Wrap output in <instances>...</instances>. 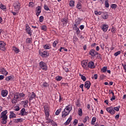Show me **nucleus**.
<instances>
[{
    "mask_svg": "<svg viewBox=\"0 0 126 126\" xmlns=\"http://www.w3.org/2000/svg\"><path fill=\"white\" fill-rule=\"evenodd\" d=\"M7 110H5L2 112L0 115V120L1 124L5 125L7 123Z\"/></svg>",
    "mask_w": 126,
    "mask_h": 126,
    "instance_id": "nucleus-1",
    "label": "nucleus"
},
{
    "mask_svg": "<svg viewBox=\"0 0 126 126\" xmlns=\"http://www.w3.org/2000/svg\"><path fill=\"white\" fill-rule=\"evenodd\" d=\"M44 110L45 112V115L46 117H49L50 116V105L48 103H44Z\"/></svg>",
    "mask_w": 126,
    "mask_h": 126,
    "instance_id": "nucleus-2",
    "label": "nucleus"
},
{
    "mask_svg": "<svg viewBox=\"0 0 126 126\" xmlns=\"http://www.w3.org/2000/svg\"><path fill=\"white\" fill-rule=\"evenodd\" d=\"M39 67L42 70H44L45 71L48 70V66H47V64L43 61L39 63Z\"/></svg>",
    "mask_w": 126,
    "mask_h": 126,
    "instance_id": "nucleus-3",
    "label": "nucleus"
},
{
    "mask_svg": "<svg viewBox=\"0 0 126 126\" xmlns=\"http://www.w3.org/2000/svg\"><path fill=\"white\" fill-rule=\"evenodd\" d=\"M106 110L108 113L110 114V115H115V114H116V111L114 110V107L113 106L106 108Z\"/></svg>",
    "mask_w": 126,
    "mask_h": 126,
    "instance_id": "nucleus-4",
    "label": "nucleus"
},
{
    "mask_svg": "<svg viewBox=\"0 0 126 126\" xmlns=\"http://www.w3.org/2000/svg\"><path fill=\"white\" fill-rule=\"evenodd\" d=\"M5 46L6 44L3 41H0V50L4 52L5 51Z\"/></svg>",
    "mask_w": 126,
    "mask_h": 126,
    "instance_id": "nucleus-5",
    "label": "nucleus"
},
{
    "mask_svg": "<svg viewBox=\"0 0 126 126\" xmlns=\"http://www.w3.org/2000/svg\"><path fill=\"white\" fill-rule=\"evenodd\" d=\"M89 54L92 56V58H94V57L98 55V52H96L94 49H91L89 52Z\"/></svg>",
    "mask_w": 126,
    "mask_h": 126,
    "instance_id": "nucleus-6",
    "label": "nucleus"
},
{
    "mask_svg": "<svg viewBox=\"0 0 126 126\" xmlns=\"http://www.w3.org/2000/svg\"><path fill=\"white\" fill-rule=\"evenodd\" d=\"M0 73L1 74H3V75H5V76H7L8 75V72L4 69V68H2L0 69Z\"/></svg>",
    "mask_w": 126,
    "mask_h": 126,
    "instance_id": "nucleus-7",
    "label": "nucleus"
},
{
    "mask_svg": "<svg viewBox=\"0 0 126 126\" xmlns=\"http://www.w3.org/2000/svg\"><path fill=\"white\" fill-rule=\"evenodd\" d=\"M20 6L21 5L19 2H16L13 4V6L16 10H19L20 9Z\"/></svg>",
    "mask_w": 126,
    "mask_h": 126,
    "instance_id": "nucleus-8",
    "label": "nucleus"
},
{
    "mask_svg": "<svg viewBox=\"0 0 126 126\" xmlns=\"http://www.w3.org/2000/svg\"><path fill=\"white\" fill-rule=\"evenodd\" d=\"M81 64L83 68H85V69H87V65H88V63L86 60H83L82 61Z\"/></svg>",
    "mask_w": 126,
    "mask_h": 126,
    "instance_id": "nucleus-9",
    "label": "nucleus"
},
{
    "mask_svg": "<svg viewBox=\"0 0 126 126\" xmlns=\"http://www.w3.org/2000/svg\"><path fill=\"white\" fill-rule=\"evenodd\" d=\"M39 55H40L42 58H47V57L49 56V54H48V52L47 51H44L43 52L39 51Z\"/></svg>",
    "mask_w": 126,
    "mask_h": 126,
    "instance_id": "nucleus-10",
    "label": "nucleus"
},
{
    "mask_svg": "<svg viewBox=\"0 0 126 126\" xmlns=\"http://www.w3.org/2000/svg\"><path fill=\"white\" fill-rule=\"evenodd\" d=\"M8 94V91L6 90H2L1 91V95L2 97H6Z\"/></svg>",
    "mask_w": 126,
    "mask_h": 126,
    "instance_id": "nucleus-11",
    "label": "nucleus"
},
{
    "mask_svg": "<svg viewBox=\"0 0 126 126\" xmlns=\"http://www.w3.org/2000/svg\"><path fill=\"white\" fill-rule=\"evenodd\" d=\"M71 121H72V117L70 116L67 120L64 123V126H68V125H69L71 122Z\"/></svg>",
    "mask_w": 126,
    "mask_h": 126,
    "instance_id": "nucleus-12",
    "label": "nucleus"
},
{
    "mask_svg": "<svg viewBox=\"0 0 126 126\" xmlns=\"http://www.w3.org/2000/svg\"><path fill=\"white\" fill-rule=\"evenodd\" d=\"M64 110H66L69 113H70V111L72 110V106L71 105H68L65 107Z\"/></svg>",
    "mask_w": 126,
    "mask_h": 126,
    "instance_id": "nucleus-13",
    "label": "nucleus"
},
{
    "mask_svg": "<svg viewBox=\"0 0 126 126\" xmlns=\"http://www.w3.org/2000/svg\"><path fill=\"white\" fill-rule=\"evenodd\" d=\"M20 114L21 116H27V115H28V113H27L26 111L25 110V108H22L21 110Z\"/></svg>",
    "mask_w": 126,
    "mask_h": 126,
    "instance_id": "nucleus-14",
    "label": "nucleus"
},
{
    "mask_svg": "<svg viewBox=\"0 0 126 126\" xmlns=\"http://www.w3.org/2000/svg\"><path fill=\"white\" fill-rule=\"evenodd\" d=\"M88 66L90 68H95V65L94 64V62H90L88 64Z\"/></svg>",
    "mask_w": 126,
    "mask_h": 126,
    "instance_id": "nucleus-15",
    "label": "nucleus"
},
{
    "mask_svg": "<svg viewBox=\"0 0 126 126\" xmlns=\"http://www.w3.org/2000/svg\"><path fill=\"white\" fill-rule=\"evenodd\" d=\"M90 86H91V83L88 81L85 82L84 87L85 88H87L88 90L89 88H90Z\"/></svg>",
    "mask_w": 126,
    "mask_h": 126,
    "instance_id": "nucleus-16",
    "label": "nucleus"
},
{
    "mask_svg": "<svg viewBox=\"0 0 126 126\" xmlns=\"http://www.w3.org/2000/svg\"><path fill=\"white\" fill-rule=\"evenodd\" d=\"M68 115H69V112L64 109L63 111L62 112V118H65V117L68 116Z\"/></svg>",
    "mask_w": 126,
    "mask_h": 126,
    "instance_id": "nucleus-17",
    "label": "nucleus"
},
{
    "mask_svg": "<svg viewBox=\"0 0 126 126\" xmlns=\"http://www.w3.org/2000/svg\"><path fill=\"white\" fill-rule=\"evenodd\" d=\"M13 79H14V76L11 75V76L6 77V78L5 79V80H6V81H11L13 80Z\"/></svg>",
    "mask_w": 126,
    "mask_h": 126,
    "instance_id": "nucleus-18",
    "label": "nucleus"
},
{
    "mask_svg": "<svg viewBox=\"0 0 126 126\" xmlns=\"http://www.w3.org/2000/svg\"><path fill=\"white\" fill-rule=\"evenodd\" d=\"M61 21L63 24V26H66V24L68 22L66 18L62 19Z\"/></svg>",
    "mask_w": 126,
    "mask_h": 126,
    "instance_id": "nucleus-19",
    "label": "nucleus"
},
{
    "mask_svg": "<svg viewBox=\"0 0 126 126\" xmlns=\"http://www.w3.org/2000/svg\"><path fill=\"white\" fill-rule=\"evenodd\" d=\"M36 15L37 16H39L40 15V13H41V6H38L36 8Z\"/></svg>",
    "mask_w": 126,
    "mask_h": 126,
    "instance_id": "nucleus-20",
    "label": "nucleus"
},
{
    "mask_svg": "<svg viewBox=\"0 0 126 126\" xmlns=\"http://www.w3.org/2000/svg\"><path fill=\"white\" fill-rule=\"evenodd\" d=\"M9 118H10V119H12L13 118H16V115L13 111H11L10 112Z\"/></svg>",
    "mask_w": 126,
    "mask_h": 126,
    "instance_id": "nucleus-21",
    "label": "nucleus"
},
{
    "mask_svg": "<svg viewBox=\"0 0 126 126\" xmlns=\"http://www.w3.org/2000/svg\"><path fill=\"white\" fill-rule=\"evenodd\" d=\"M35 97H36V94L34 93V92H32V94L31 95V96L29 98V101H31L32 100H33V99H34Z\"/></svg>",
    "mask_w": 126,
    "mask_h": 126,
    "instance_id": "nucleus-22",
    "label": "nucleus"
},
{
    "mask_svg": "<svg viewBox=\"0 0 126 126\" xmlns=\"http://www.w3.org/2000/svg\"><path fill=\"white\" fill-rule=\"evenodd\" d=\"M22 122H23V119L22 118L16 119L14 120V123L15 124H18V123H22Z\"/></svg>",
    "mask_w": 126,
    "mask_h": 126,
    "instance_id": "nucleus-23",
    "label": "nucleus"
},
{
    "mask_svg": "<svg viewBox=\"0 0 126 126\" xmlns=\"http://www.w3.org/2000/svg\"><path fill=\"white\" fill-rule=\"evenodd\" d=\"M28 100H24L21 102L22 104H24V108L28 106Z\"/></svg>",
    "mask_w": 126,
    "mask_h": 126,
    "instance_id": "nucleus-24",
    "label": "nucleus"
},
{
    "mask_svg": "<svg viewBox=\"0 0 126 126\" xmlns=\"http://www.w3.org/2000/svg\"><path fill=\"white\" fill-rule=\"evenodd\" d=\"M12 50L14 51V52H15V53H16V54H18V53H19V52H20V50H19V49H18V48H17L15 46H13L12 47Z\"/></svg>",
    "mask_w": 126,
    "mask_h": 126,
    "instance_id": "nucleus-25",
    "label": "nucleus"
},
{
    "mask_svg": "<svg viewBox=\"0 0 126 126\" xmlns=\"http://www.w3.org/2000/svg\"><path fill=\"white\" fill-rule=\"evenodd\" d=\"M97 119L95 117H94L92 119V121H91V125L92 126H94L95 125V123H96V120Z\"/></svg>",
    "mask_w": 126,
    "mask_h": 126,
    "instance_id": "nucleus-26",
    "label": "nucleus"
},
{
    "mask_svg": "<svg viewBox=\"0 0 126 126\" xmlns=\"http://www.w3.org/2000/svg\"><path fill=\"white\" fill-rule=\"evenodd\" d=\"M14 97L16 100H21V99H20V95L19 94V93H16L15 94V95H14Z\"/></svg>",
    "mask_w": 126,
    "mask_h": 126,
    "instance_id": "nucleus-27",
    "label": "nucleus"
},
{
    "mask_svg": "<svg viewBox=\"0 0 126 126\" xmlns=\"http://www.w3.org/2000/svg\"><path fill=\"white\" fill-rule=\"evenodd\" d=\"M107 68H108L107 66H103L102 68H101L100 70L101 72H102V73H105V72L107 71Z\"/></svg>",
    "mask_w": 126,
    "mask_h": 126,
    "instance_id": "nucleus-28",
    "label": "nucleus"
},
{
    "mask_svg": "<svg viewBox=\"0 0 126 126\" xmlns=\"http://www.w3.org/2000/svg\"><path fill=\"white\" fill-rule=\"evenodd\" d=\"M101 16L103 19H108V13H103Z\"/></svg>",
    "mask_w": 126,
    "mask_h": 126,
    "instance_id": "nucleus-29",
    "label": "nucleus"
},
{
    "mask_svg": "<svg viewBox=\"0 0 126 126\" xmlns=\"http://www.w3.org/2000/svg\"><path fill=\"white\" fill-rule=\"evenodd\" d=\"M108 27H109L108 25H104L102 28L103 31H104V32H106V31L108 30Z\"/></svg>",
    "mask_w": 126,
    "mask_h": 126,
    "instance_id": "nucleus-30",
    "label": "nucleus"
},
{
    "mask_svg": "<svg viewBox=\"0 0 126 126\" xmlns=\"http://www.w3.org/2000/svg\"><path fill=\"white\" fill-rule=\"evenodd\" d=\"M73 29V30L76 31V32H79V29L77 27V26H76V25H74Z\"/></svg>",
    "mask_w": 126,
    "mask_h": 126,
    "instance_id": "nucleus-31",
    "label": "nucleus"
},
{
    "mask_svg": "<svg viewBox=\"0 0 126 126\" xmlns=\"http://www.w3.org/2000/svg\"><path fill=\"white\" fill-rule=\"evenodd\" d=\"M43 48L45 50H49L51 48V46L49 44H45Z\"/></svg>",
    "mask_w": 126,
    "mask_h": 126,
    "instance_id": "nucleus-32",
    "label": "nucleus"
},
{
    "mask_svg": "<svg viewBox=\"0 0 126 126\" xmlns=\"http://www.w3.org/2000/svg\"><path fill=\"white\" fill-rule=\"evenodd\" d=\"M120 109H121L120 106L113 107V110L116 112H119V111H120Z\"/></svg>",
    "mask_w": 126,
    "mask_h": 126,
    "instance_id": "nucleus-33",
    "label": "nucleus"
},
{
    "mask_svg": "<svg viewBox=\"0 0 126 126\" xmlns=\"http://www.w3.org/2000/svg\"><path fill=\"white\" fill-rule=\"evenodd\" d=\"M45 117H46V124H50V123H52V120L49 118V116L47 117V116H45Z\"/></svg>",
    "mask_w": 126,
    "mask_h": 126,
    "instance_id": "nucleus-34",
    "label": "nucleus"
},
{
    "mask_svg": "<svg viewBox=\"0 0 126 126\" xmlns=\"http://www.w3.org/2000/svg\"><path fill=\"white\" fill-rule=\"evenodd\" d=\"M55 79L57 81H61V80L63 79V77L61 76H57L56 77Z\"/></svg>",
    "mask_w": 126,
    "mask_h": 126,
    "instance_id": "nucleus-35",
    "label": "nucleus"
},
{
    "mask_svg": "<svg viewBox=\"0 0 126 126\" xmlns=\"http://www.w3.org/2000/svg\"><path fill=\"white\" fill-rule=\"evenodd\" d=\"M79 76L81 77V79L83 81H86V77L81 74H79Z\"/></svg>",
    "mask_w": 126,
    "mask_h": 126,
    "instance_id": "nucleus-36",
    "label": "nucleus"
},
{
    "mask_svg": "<svg viewBox=\"0 0 126 126\" xmlns=\"http://www.w3.org/2000/svg\"><path fill=\"white\" fill-rule=\"evenodd\" d=\"M81 20H80V19L78 18V19H77L76 20H75V23H76V26L77 25H79V24H80V22H81Z\"/></svg>",
    "mask_w": 126,
    "mask_h": 126,
    "instance_id": "nucleus-37",
    "label": "nucleus"
},
{
    "mask_svg": "<svg viewBox=\"0 0 126 126\" xmlns=\"http://www.w3.org/2000/svg\"><path fill=\"white\" fill-rule=\"evenodd\" d=\"M78 114L79 116L81 117L82 116V109L81 108H79L78 110Z\"/></svg>",
    "mask_w": 126,
    "mask_h": 126,
    "instance_id": "nucleus-38",
    "label": "nucleus"
},
{
    "mask_svg": "<svg viewBox=\"0 0 126 126\" xmlns=\"http://www.w3.org/2000/svg\"><path fill=\"white\" fill-rule=\"evenodd\" d=\"M61 112H62V109H58L55 112V115L56 116H59L60 114H61Z\"/></svg>",
    "mask_w": 126,
    "mask_h": 126,
    "instance_id": "nucleus-39",
    "label": "nucleus"
},
{
    "mask_svg": "<svg viewBox=\"0 0 126 126\" xmlns=\"http://www.w3.org/2000/svg\"><path fill=\"white\" fill-rule=\"evenodd\" d=\"M94 14L95 15H101V14H103V12H101V11L98 12L97 11H95Z\"/></svg>",
    "mask_w": 126,
    "mask_h": 126,
    "instance_id": "nucleus-40",
    "label": "nucleus"
},
{
    "mask_svg": "<svg viewBox=\"0 0 126 126\" xmlns=\"http://www.w3.org/2000/svg\"><path fill=\"white\" fill-rule=\"evenodd\" d=\"M19 95L21 100H22V99H23V98L25 97V94H24V93H19Z\"/></svg>",
    "mask_w": 126,
    "mask_h": 126,
    "instance_id": "nucleus-41",
    "label": "nucleus"
},
{
    "mask_svg": "<svg viewBox=\"0 0 126 126\" xmlns=\"http://www.w3.org/2000/svg\"><path fill=\"white\" fill-rule=\"evenodd\" d=\"M26 43H28V44H30V43H32V38H28L26 39Z\"/></svg>",
    "mask_w": 126,
    "mask_h": 126,
    "instance_id": "nucleus-42",
    "label": "nucleus"
},
{
    "mask_svg": "<svg viewBox=\"0 0 126 126\" xmlns=\"http://www.w3.org/2000/svg\"><path fill=\"white\" fill-rule=\"evenodd\" d=\"M0 8H1V9H6V6L3 4H0Z\"/></svg>",
    "mask_w": 126,
    "mask_h": 126,
    "instance_id": "nucleus-43",
    "label": "nucleus"
},
{
    "mask_svg": "<svg viewBox=\"0 0 126 126\" xmlns=\"http://www.w3.org/2000/svg\"><path fill=\"white\" fill-rule=\"evenodd\" d=\"M69 4L70 6H74V1L73 0L70 1Z\"/></svg>",
    "mask_w": 126,
    "mask_h": 126,
    "instance_id": "nucleus-44",
    "label": "nucleus"
},
{
    "mask_svg": "<svg viewBox=\"0 0 126 126\" xmlns=\"http://www.w3.org/2000/svg\"><path fill=\"white\" fill-rule=\"evenodd\" d=\"M26 28L27 32H30L31 31V30L30 29V28L28 26V25H26Z\"/></svg>",
    "mask_w": 126,
    "mask_h": 126,
    "instance_id": "nucleus-45",
    "label": "nucleus"
},
{
    "mask_svg": "<svg viewBox=\"0 0 126 126\" xmlns=\"http://www.w3.org/2000/svg\"><path fill=\"white\" fill-rule=\"evenodd\" d=\"M41 30H43V31H47V26H41Z\"/></svg>",
    "mask_w": 126,
    "mask_h": 126,
    "instance_id": "nucleus-46",
    "label": "nucleus"
},
{
    "mask_svg": "<svg viewBox=\"0 0 126 126\" xmlns=\"http://www.w3.org/2000/svg\"><path fill=\"white\" fill-rule=\"evenodd\" d=\"M73 124L74 126H76V125L78 124V120H77V119H75L73 122Z\"/></svg>",
    "mask_w": 126,
    "mask_h": 126,
    "instance_id": "nucleus-47",
    "label": "nucleus"
},
{
    "mask_svg": "<svg viewBox=\"0 0 126 126\" xmlns=\"http://www.w3.org/2000/svg\"><path fill=\"white\" fill-rule=\"evenodd\" d=\"M119 55H121V51H119L114 54L115 57H118Z\"/></svg>",
    "mask_w": 126,
    "mask_h": 126,
    "instance_id": "nucleus-48",
    "label": "nucleus"
},
{
    "mask_svg": "<svg viewBox=\"0 0 126 126\" xmlns=\"http://www.w3.org/2000/svg\"><path fill=\"white\" fill-rule=\"evenodd\" d=\"M17 102V99H16V98H15L14 97V98L12 100V104H15Z\"/></svg>",
    "mask_w": 126,
    "mask_h": 126,
    "instance_id": "nucleus-49",
    "label": "nucleus"
},
{
    "mask_svg": "<svg viewBox=\"0 0 126 126\" xmlns=\"http://www.w3.org/2000/svg\"><path fill=\"white\" fill-rule=\"evenodd\" d=\"M57 45H58V40H55L53 43V47H57Z\"/></svg>",
    "mask_w": 126,
    "mask_h": 126,
    "instance_id": "nucleus-50",
    "label": "nucleus"
},
{
    "mask_svg": "<svg viewBox=\"0 0 126 126\" xmlns=\"http://www.w3.org/2000/svg\"><path fill=\"white\" fill-rule=\"evenodd\" d=\"M34 2H30L29 3V6H30V7H33L34 6Z\"/></svg>",
    "mask_w": 126,
    "mask_h": 126,
    "instance_id": "nucleus-51",
    "label": "nucleus"
},
{
    "mask_svg": "<svg viewBox=\"0 0 126 126\" xmlns=\"http://www.w3.org/2000/svg\"><path fill=\"white\" fill-rule=\"evenodd\" d=\"M44 7L45 10H47V11L50 10V8H49V7H48L46 4H44Z\"/></svg>",
    "mask_w": 126,
    "mask_h": 126,
    "instance_id": "nucleus-52",
    "label": "nucleus"
},
{
    "mask_svg": "<svg viewBox=\"0 0 126 126\" xmlns=\"http://www.w3.org/2000/svg\"><path fill=\"white\" fill-rule=\"evenodd\" d=\"M105 7L107 8L109 7V2L108 0H105Z\"/></svg>",
    "mask_w": 126,
    "mask_h": 126,
    "instance_id": "nucleus-53",
    "label": "nucleus"
},
{
    "mask_svg": "<svg viewBox=\"0 0 126 126\" xmlns=\"http://www.w3.org/2000/svg\"><path fill=\"white\" fill-rule=\"evenodd\" d=\"M111 8H114V9H116V8H117V4H112L111 5Z\"/></svg>",
    "mask_w": 126,
    "mask_h": 126,
    "instance_id": "nucleus-54",
    "label": "nucleus"
},
{
    "mask_svg": "<svg viewBox=\"0 0 126 126\" xmlns=\"http://www.w3.org/2000/svg\"><path fill=\"white\" fill-rule=\"evenodd\" d=\"M39 21L40 22H43V21H44V17L43 16H40L39 17Z\"/></svg>",
    "mask_w": 126,
    "mask_h": 126,
    "instance_id": "nucleus-55",
    "label": "nucleus"
},
{
    "mask_svg": "<svg viewBox=\"0 0 126 126\" xmlns=\"http://www.w3.org/2000/svg\"><path fill=\"white\" fill-rule=\"evenodd\" d=\"M111 101H113V100H116V96H115V94L112 95V97L110 99Z\"/></svg>",
    "mask_w": 126,
    "mask_h": 126,
    "instance_id": "nucleus-56",
    "label": "nucleus"
},
{
    "mask_svg": "<svg viewBox=\"0 0 126 126\" xmlns=\"http://www.w3.org/2000/svg\"><path fill=\"white\" fill-rule=\"evenodd\" d=\"M19 110H20V108L19 107V106H16L14 111H19Z\"/></svg>",
    "mask_w": 126,
    "mask_h": 126,
    "instance_id": "nucleus-57",
    "label": "nucleus"
},
{
    "mask_svg": "<svg viewBox=\"0 0 126 126\" xmlns=\"http://www.w3.org/2000/svg\"><path fill=\"white\" fill-rule=\"evenodd\" d=\"M109 94H112V95H115V93H114V92L112 90H109Z\"/></svg>",
    "mask_w": 126,
    "mask_h": 126,
    "instance_id": "nucleus-58",
    "label": "nucleus"
},
{
    "mask_svg": "<svg viewBox=\"0 0 126 126\" xmlns=\"http://www.w3.org/2000/svg\"><path fill=\"white\" fill-rule=\"evenodd\" d=\"M77 8H78L79 9H81V4H77Z\"/></svg>",
    "mask_w": 126,
    "mask_h": 126,
    "instance_id": "nucleus-59",
    "label": "nucleus"
},
{
    "mask_svg": "<svg viewBox=\"0 0 126 126\" xmlns=\"http://www.w3.org/2000/svg\"><path fill=\"white\" fill-rule=\"evenodd\" d=\"M64 71H65V72H69V70H68V68L66 67H65L63 68Z\"/></svg>",
    "mask_w": 126,
    "mask_h": 126,
    "instance_id": "nucleus-60",
    "label": "nucleus"
},
{
    "mask_svg": "<svg viewBox=\"0 0 126 126\" xmlns=\"http://www.w3.org/2000/svg\"><path fill=\"white\" fill-rule=\"evenodd\" d=\"M122 66H123L125 72H126V64H122Z\"/></svg>",
    "mask_w": 126,
    "mask_h": 126,
    "instance_id": "nucleus-61",
    "label": "nucleus"
},
{
    "mask_svg": "<svg viewBox=\"0 0 126 126\" xmlns=\"http://www.w3.org/2000/svg\"><path fill=\"white\" fill-rule=\"evenodd\" d=\"M43 87H48V83H43Z\"/></svg>",
    "mask_w": 126,
    "mask_h": 126,
    "instance_id": "nucleus-62",
    "label": "nucleus"
},
{
    "mask_svg": "<svg viewBox=\"0 0 126 126\" xmlns=\"http://www.w3.org/2000/svg\"><path fill=\"white\" fill-rule=\"evenodd\" d=\"M120 118V114H117L115 116V120H118Z\"/></svg>",
    "mask_w": 126,
    "mask_h": 126,
    "instance_id": "nucleus-63",
    "label": "nucleus"
},
{
    "mask_svg": "<svg viewBox=\"0 0 126 126\" xmlns=\"http://www.w3.org/2000/svg\"><path fill=\"white\" fill-rule=\"evenodd\" d=\"M115 31H116V28H115V27H112V29H111V32H115Z\"/></svg>",
    "mask_w": 126,
    "mask_h": 126,
    "instance_id": "nucleus-64",
    "label": "nucleus"
}]
</instances>
